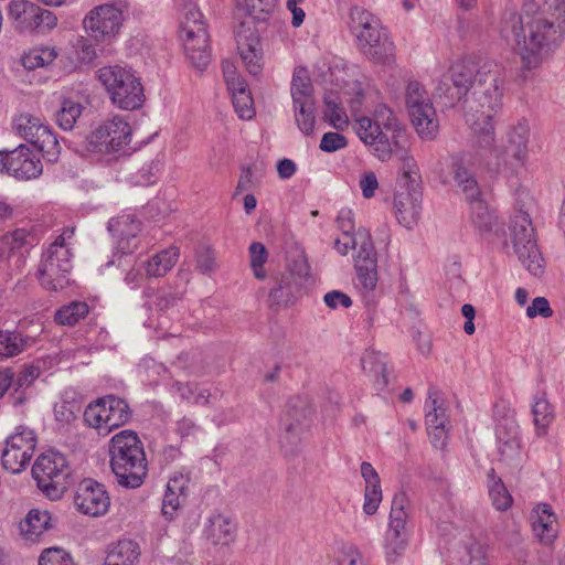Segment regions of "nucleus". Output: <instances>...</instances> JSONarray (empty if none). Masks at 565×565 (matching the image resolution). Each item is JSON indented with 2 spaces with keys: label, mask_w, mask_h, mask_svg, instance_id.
<instances>
[{
  "label": "nucleus",
  "mask_w": 565,
  "mask_h": 565,
  "mask_svg": "<svg viewBox=\"0 0 565 565\" xmlns=\"http://www.w3.org/2000/svg\"><path fill=\"white\" fill-rule=\"evenodd\" d=\"M475 134L473 147L483 160L488 170L498 172L507 166V151L495 145V134L492 119L473 118L467 120Z\"/></svg>",
  "instance_id": "obj_12"
},
{
  "label": "nucleus",
  "mask_w": 565,
  "mask_h": 565,
  "mask_svg": "<svg viewBox=\"0 0 565 565\" xmlns=\"http://www.w3.org/2000/svg\"><path fill=\"white\" fill-rule=\"evenodd\" d=\"M79 411V404L74 401H63L61 403L55 404L54 406V415L56 420L64 424H70L71 422H73L77 417Z\"/></svg>",
  "instance_id": "obj_62"
},
{
  "label": "nucleus",
  "mask_w": 565,
  "mask_h": 565,
  "mask_svg": "<svg viewBox=\"0 0 565 565\" xmlns=\"http://www.w3.org/2000/svg\"><path fill=\"white\" fill-rule=\"evenodd\" d=\"M273 287L268 297L271 307H287L298 298L302 286L294 279L291 274H277L273 276Z\"/></svg>",
  "instance_id": "obj_26"
},
{
  "label": "nucleus",
  "mask_w": 565,
  "mask_h": 565,
  "mask_svg": "<svg viewBox=\"0 0 565 565\" xmlns=\"http://www.w3.org/2000/svg\"><path fill=\"white\" fill-rule=\"evenodd\" d=\"M131 141V128L120 116L103 121L87 137L88 148L100 153H113L124 150Z\"/></svg>",
  "instance_id": "obj_11"
},
{
  "label": "nucleus",
  "mask_w": 565,
  "mask_h": 565,
  "mask_svg": "<svg viewBox=\"0 0 565 565\" xmlns=\"http://www.w3.org/2000/svg\"><path fill=\"white\" fill-rule=\"evenodd\" d=\"M141 555L139 544L134 540H120L109 550L104 565H138Z\"/></svg>",
  "instance_id": "obj_31"
},
{
  "label": "nucleus",
  "mask_w": 565,
  "mask_h": 565,
  "mask_svg": "<svg viewBox=\"0 0 565 565\" xmlns=\"http://www.w3.org/2000/svg\"><path fill=\"white\" fill-rule=\"evenodd\" d=\"M408 531L387 530L385 554L388 562H395L406 550Z\"/></svg>",
  "instance_id": "obj_50"
},
{
  "label": "nucleus",
  "mask_w": 565,
  "mask_h": 565,
  "mask_svg": "<svg viewBox=\"0 0 565 565\" xmlns=\"http://www.w3.org/2000/svg\"><path fill=\"white\" fill-rule=\"evenodd\" d=\"M376 120L370 117H359L353 128L359 138L370 148V151L381 161L392 158L393 145H398L406 138L405 129L393 111L386 106L375 110Z\"/></svg>",
  "instance_id": "obj_4"
},
{
  "label": "nucleus",
  "mask_w": 565,
  "mask_h": 565,
  "mask_svg": "<svg viewBox=\"0 0 565 565\" xmlns=\"http://www.w3.org/2000/svg\"><path fill=\"white\" fill-rule=\"evenodd\" d=\"M350 19L361 52L374 63L390 61L394 45L380 19L362 7H353Z\"/></svg>",
  "instance_id": "obj_5"
},
{
  "label": "nucleus",
  "mask_w": 565,
  "mask_h": 565,
  "mask_svg": "<svg viewBox=\"0 0 565 565\" xmlns=\"http://www.w3.org/2000/svg\"><path fill=\"white\" fill-rule=\"evenodd\" d=\"M405 103L411 121L423 139H434L439 129L436 109L424 86L411 81L406 86Z\"/></svg>",
  "instance_id": "obj_9"
},
{
  "label": "nucleus",
  "mask_w": 565,
  "mask_h": 565,
  "mask_svg": "<svg viewBox=\"0 0 565 565\" xmlns=\"http://www.w3.org/2000/svg\"><path fill=\"white\" fill-rule=\"evenodd\" d=\"M405 138L398 145H393V152L401 161L402 177L407 188H417L420 179L418 167L415 159L404 146Z\"/></svg>",
  "instance_id": "obj_34"
},
{
  "label": "nucleus",
  "mask_w": 565,
  "mask_h": 565,
  "mask_svg": "<svg viewBox=\"0 0 565 565\" xmlns=\"http://www.w3.org/2000/svg\"><path fill=\"white\" fill-rule=\"evenodd\" d=\"M236 42L247 72L252 75H258L263 70V51L256 30L246 28L245 23H242L236 31Z\"/></svg>",
  "instance_id": "obj_19"
},
{
  "label": "nucleus",
  "mask_w": 565,
  "mask_h": 565,
  "mask_svg": "<svg viewBox=\"0 0 565 565\" xmlns=\"http://www.w3.org/2000/svg\"><path fill=\"white\" fill-rule=\"evenodd\" d=\"M233 106L242 119H250L255 111L253 107V97L247 89L246 84L232 88L231 90Z\"/></svg>",
  "instance_id": "obj_48"
},
{
  "label": "nucleus",
  "mask_w": 565,
  "mask_h": 565,
  "mask_svg": "<svg viewBox=\"0 0 565 565\" xmlns=\"http://www.w3.org/2000/svg\"><path fill=\"white\" fill-rule=\"evenodd\" d=\"M70 475L66 458L55 451L41 455L32 467L38 487L51 498L60 497L67 489Z\"/></svg>",
  "instance_id": "obj_10"
},
{
  "label": "nucleus",
  "mask_w": 565,
  "mask_h": 565,
  "mask_svg": "<svg viewBox=\"0 0 565 565\" xmlns=\"http://www.w3.org/2000/svg\"><path fill=\"white\" fill-rule=\"evenodd\" d=\"M382 501L381 486L365 487L363 511L367 515H373Z\"/></svg>",
  "instance_id": "obj_63"
},
{
  "label": "nucleus",
  "mask_w": 565,
  "mask_h": 565,
  "mask_svg": "<svg viewBox=\"0 0 565 565\" xmlns=\"http://www.w3.org/2000/svg\"><path fill=\"white\" fill-rule=\"evenodd\" d=\"M180 38L192 65L200 71L206 68L211 61L207 30H198L193 35L185 34Z\"/></svg>",
  "instance_id": "obj_27"
},
{
  "label": "nucleus",
  "mask_w": 565,
  "mask_h": 565,
  "mask_svg": "<svg viewBox=\"0 0 565 565\" xmlns=\"http://www.w3.org/2000/svg\"><path fill=\"white\" fill-rule=\"evenodd\" d=\"M103 402H105L108 427L111 430L129 422L131 411L125 399L108 395L103 397Z\"/></svg>",
  "instance_id": "obj_33"
},
{
  "label": "nucleus",
  "mask_w": 565,
  "mask_h": 565,
  "mask_svg": "<svg viewBox=\"0 0 565 565\" xmlns=\"http://www.w3.org/2000/svg\"><path fill=\"white\" fill-rule=\"evenodd\" d=\"M505 81V67L497 61L461 60L437 81L434 95L450 106L462 100L466 120L493 119L503 107Z\"/></svg>",
  "instance_id": "obj_1"
},
{
  "label": "nucleus",
  "mask_w": 565,
  "mask_h": 565,
  "mask_svg": "<svg viewBox=\"0 0 565 565\" xmlns=\"http://www.w3.org/2000/svg\"><path fill=\"white\" fill-rule=\"evenodd\" d=\"M83 113V105L73 99H64L55 114L56 124L63 130H72Z\"/></svg>",
  "instance_id": "obj_44"
},
{
  "label": "nucleus",
  "mask_w": 565,
  "mask_h": 565,
  "mask_svg": "<svg viewBox=\"0 0 565 565\" xmlns=\"http://www.w3.org/2000/svg\"><path fill=\"white\" fill-rule=\"evenodd\" d=\"M189 479L183 473H174L167 483L162 501V513L172 519L178 509L185 502Z\"/></svg>",
  "instance_id": "obj_30"
},
{
  "label": "nucleus",
  "mask_w": 565,
  "mask_h": 565,
  "mask_svg": "<svg viewBox=\"0 0 565 565\" xmlns=\"http://www.w3.org/2000/svg\"><path fill=\"white\" fill-rule=\"evenodd\" d=\"M511 242L519 260L533 276L544 271L543 257L539 250L530 215L518 211L510 223Z\"/></svg>",
  "instance_id": "obj_8"
},
{
  "label": "nucleus",
  "mask_w": 565,
  "mask_h": 565,
  "mask_svg": "<svg viewBox=\"0 0 565 565\" xmlns=\"http://www.w3.org/2000/svg\"><path fill=\"white\" fill-rule=\"evenodd\" d=\"M447 162L449 174L457 188L465 194L466 199H476L481 195L476 177L469 169V158L467 153L460 152L451 154L447 159Z\"/></svg>",
  "instance_id": "obj_22"
},
{
  "label": "nucleus",
  "mask_w": 565,
  "mask_h": 565,
  "mask_svg": "<svg viewBox=\"0 0 565 565\" xmlns=\"http://www.w3.org/2000/svg\"><path fill=\"white\" fill-rule=\"evenodd\" d=\"M84 422L87 426L98 430V434L107 436L111 428L108 427L107 413L103 397L90 403L84 412Z\"/></svg>",
  "instance_id": "obj_36"
},
{
  "label": "nucleus",
  "mask_w": 565,
  "mask_h": 565,
  "mask_svg": "<svg viewBox=\"0 0 565 565\" xmlns=\"http://www.w3.org/2000/svg\"><path fill=\"white\" fill-rule=\"evenodd\" d=\"M409 516V500L404 492L394 495L390 512L387 530L407 531L406 523Z\"/></svg>",
  "instance_id": "obj_35"
},
{
  "label": "nucleus",
  "mask_w": 565,
  "mask_h": 565,
  "mask_svg": "<svg viewBox=\"0 0 565 565\" xmlns=\"http://www.w3.org/2000/svg\"><path fill=\"white\" fill-rule=\"evenodd\" d=\"M471 207V221L481 232H490L495 225V216L490 212L481 195L476 199H467Z\"/></svg>",
  "instance_id": "obj_40"
},
{
  "label": "nucleus",
  "mask_w": 565,
  "mask_h": 565,
  "mask_svg": "<svg viewBox=\"0 0 565 565\" xmlns=\"http://www.w3.org/2000/svg\"><path fill=\"white\" fill-rule=\"evenodd\" d=\"M30 233L24 228H17L4 234L0 241V252L2 256L10 257L13 253L20 250L28 244Z\"/></svg>",
  "instance_id": "obj_53"
},
{
  "label": "nucleus",
  "mask_w": 565,
  "mask_h": 565,
  "mask_svg": "<svg viewBox=\"0 0 565 565\" xmlns=\"http://www.w3.org/2000/svg\"><path fill=\"white\" fill-rule=\"evenodd\" d=\"M361 364L365 372H369L375 377L382 376L383 385L388 383L386 363L384 361V355L380 352H376L375 350H366L361 358Z\"/></svg>",
  "instance_id": "obj_52"
},
{
  "label": "nucleus",
  "mask_w": 565,
  "mask_h": 565,
  "mask_svg": "<svg viewBox=\"0 0 565 565\" xmlns=\"http://www.w3.org/2000/svg\"><path fill=\"white\" fill-rule=\"evenodd\" d=\"M250 267L257 279H265L266 273L264 265L267 262L268 253L263 243L254 242L249 246Z\"/></svg>",
  "instance_id": "obj_56"
},
{
  "label": "nucleus",
  "mask_w": 565,
  "mask_h": 565,
  "mask_svg": "<svg viewBox=\"0 0 565 565\" xmlns=\"http://www.w3.org/2000/svg\"><path fill=\"white\" fill-rule=\"evenodd\" d=\"M39 565H74L72 557L62 548L53 547L45 550L40 558Z\"/></svg>",
  "instance_id": "obj_61"
},
{
  "label": "nucleus",
  "mask_w": 565,
  "mask_h": 565,
  "mask_svg": "<svg viewBox=\"0 0 565 565\" xmlns=\"http://www.w3.org/2000/svg\"><path fill=\"white\" fill-rule=\"evenodd\" d=\"M530 137L529 122L525 119L518 120L507 130L505 145H502L507 151V160L509 157L519 162H523L527 154V143Z\"/></svg>",
  "instance_id": "obj_28"
},
{
  "label": "nucleus",
  "mask_w": 565,
  "mask_h": 565,
  "mask_svg": "<svg viewBox=\"0 0 565 565\" xmlns=\"http://www.w3.org/2000/svg\"><path fill=\"white\" fill-rule=\"evenodd\" d=\"M312 415L311 406L301 398H291L281 416L280 424L286 438L294 441L306 427Z\"/></svg>",
  "instance_id": "obj_21"
},
{
  "label": "nucleus",
  "mask_w": 565,
  "mask_h": 565,
  "mask_svg": "<svg viewBox=\"0 0 565 565\" xmlns=\"http://www.w3.org/2000/svg\"><path fill=\"white\" fill-rule=\"evenodd\" d=\"M44 125L41 119L30 114H21L13 121L17 134L29 143H33Z\"/></svg>",
  "instance_id": "obj_43"
},
{
  "label": "nucleus",
  "mask_w": 565,
  "mask_h": 565,
  "mask_svg": "<svg viewBox=\"0 0 565 565\" xmlns=\"http://www.w3.org/2000/svg\"><path fill=\"white\" fill-rule=\"evenodd\" d=\"M532 529L542 544L550 545L558 533L557 518L547 503L537 504L532 511Z\"/></svg>",
  "instance_id": "obj_24"
},
{
  "label": "nucleus",
  "mask_w": 565,
  "mask_h": 565,
  "mask_svg": "<svg viewBox=\"0 0 565 565\" xmlns=\"http://www.w3.org/2000/svg\"><path fill=\"white\" fill-rule=\"evenodd\" d=\"M236 526L231 518L221 514H211L204 525V535L214 545H228L235 539Z\"/></svg>",
  "instance_id": "obj_29"
},
{
  "label": "nucleus",
  "mask_w": 565,
  "mask_h": 565,
  "mask_svg": "<svg viewBox=\"0 0 565 565\" xmlns=\"http://www.w3.org/2000/svg\"><path fill=\"white\" fill-rule=\"evenodd\" d=\"M108 230L117 239V249L124 254H131L138 247L140 222L134 215L124 214L108 222Z\"/></svg>",
  "instance_id": "obj_20"
},
{
  "label": "nucleus",
  "mask_w": 565,
  "mask_h": 565,
  "mask_svg": "<svg viewBox=\"0 0 565 565\" xmlns=\"http://www.w3.org/2000/svg\"><path fill=\"white\" fill-rule=\"evenodd\" d=\"M493 416L497 422L495 438L497 445L504 441L519 440L520 427L514 411L503 399L498 401L493 406Z\"/></svg>",
  "instance_id": "obj_25"
},
{
  "label": "nucleus",
  "mask_w": 565,
  "mask_h": 565,
  "mask_svg": "<svg viewBox=\"0 0 565 565\" xmlns=\"http://www.w3.org/2000/svg\"><path fill=\"white\" fill-rule=\"evenodd\" d=\"M161 170L160 160H152L145 164L134 177L135 183L140 186H147L154 183L158 173Z\"/></svg>",
  "instance_id": "obj_60"
},
{
  "label": "nucleus",
  "mask_w": 565,
  "mask_h": 565,
  "mask_svg": "<svg viewBox=\"0 0 565 565\" xmlns=\"http://www.w3.org/2000/svg\"><path fill=\"white\" fill-rule=\"evenodd\" d=\"M499 460L512 468H519L525 461L526 455L523 451L521 439L504 441L497 445Z\"/></svg>",
  "instance_id": "obj_46"
},
{
  "label": "nucleus",
  "mask_w": 565,
  "mask_h": 565,
  "mask_svg": "<svg viewBox=\"0 0 565 565\" xmlns=\"http://www.w3.org/2000/svg\"><path fill=\"white\" fill-rule=\"evenodd\" d=\"M9 17L21 32L47 31L57 24L56 15L31 1H12L9 6Z\"/></svg>",
  "instance_id": "obj_15"
},
{
  "label": "nucleus",
  "mask_w": 565,
  "mask_h": 565,
  "mask_svg": "<svg viewBox=\"0 0 565 565\" xmlns=\"http://www.w3.org/2000/svg\"><path fill=\"white\" fill-rule=\"evenodd\" d=\"M122 12L114 4L105 3L92 9L83 21L88 36L96 42H110L122 25Z\"/></svg>",
  "instance_id": "obj_13"
},
{
  "label": "nucleus",
  "mask_w": 565,
  "mask_h": 565,
  "mask_svg": "<svg viewBox=\"0 0 565 565\" xmlns=\"http://www.w3.org/2000/svg\"><path fill=\"white\" fill-rule=\"evenodd\" d=\"M284 274H291L294 279L303 286L310 275V267L305 255L300 254L292 258Z\"/></svg>",
  "instance_id": "obj_59"
},
{
  "label": "nucleus",
  "mask_w": 565,
  "mask_h": 565,
  "mask_svg": "<svg viewBox=\"0 0 565 565\" xmlns=\"http://www.w3.org/2000/svg\"><path fill=\"white\" fill-rule=\"evenodd\" d=\"M179 248L171 246L142 263L146 276L149 278L163 277L175 265L179 259Z\"/></svg>",
  "instance_id": "obj_32"
},
{
  "label": "nucleus",
  "mask_w": 565,
  "mask_h": 565,
  "mask_svg": "<svg viewBox=\"0 0 565 565\" xmlns=\"http://www.w3.org/2000/svg\"><path fill=\"white\" fill-rule=\"evenodd\" d=\"M0 171L7 172L17 179L29 180L36 178L42 173V163L35 160L30 152V149L20 145L11 151H0Z\"/></svg>",
  "instance_id": "obj_17"
},
{
  "label": "nucleus",
  "mask_w": 565,
  "mask_h": 565,
  "mask_svg": "<svg viewBox=\"0 0 565 565\" xmlns=\"http://www.w3.org/2000/svg\"><path fill=\"white\" fill-rule=\"evenodd\" d=\"M315 102H305L294 105L295 119L299 130L309 136L313 132L316 125Z\"/></svg>",
  "instance_id": "obj_51"
},
{
  "label": "nucleus",
  "mask_w": 565,
  "mask_h": 565,
  "mask_svg": "<svg viewBox=\"0 0 565 565\" xmlns=\"http://www.w3.org/2000/svg\"><path fill=\"white\" fill-rule=\"evenodd\" d=\"M312 84L305 70H296L291 81V97L294 105L315 102Z\"/></svg>",
  "instance_id": "obj_42"
},
{
  "label": "nucleus",
  "mask_w": 565,
  "mask_h": 565,
  "mask_svg": "<svg viewBox=\"0 0 565 565\" xmlns=\"http://www.w3.org/2000/svg\"><path fill=\"white\" fill-rule=\"evenodd\" d=\"M74 503L84 514L98 516L107 512L110 500L103 484L85 479L77 488Z\"/></svg>",
  "instance_id": "obj_18"
},
{
  "label": "nucleus",
  "mask_w": 565,
  "mask_h": 565,
  "mask_svg": "<svg viewBox=\"0 0 565 565\" xmlns=\"http://www.w3.org/2000/svg\"><path fill=\"white\" fill-rule=\"evenodd\" d=\"M89 308L84 301H72L55 313V321L62 326H75L88 315Z\"/></svg>",
  "instance_id": "obj_45"
},
{
  "label": "nucleus",
  "mask_w": 565,
  "mask_h": 565,
  "mask_svg": "<svg viewBox=\"0 0 565 565\" xmlns=\"http://www.w3.org/2000/svg\"><path fill=\"white\" fill-rule=\"evenodd\" d=\"M533 422L539 434H544L554 419V411L544 395L536 396L532 406Z\"/></svg>",
  "instance_id": "obj_47"
},
{
  "label": "nucleus",
  "mask_w": 565,
  "mask_h": 565,
  "mask_svg": "<svg viewBox=\"0 0 565 565\" xmlns=\"http://www.w3.org/2000/svg\"><path fill=\"white\" fill-rule=\"evenodd\" d=\"M57 53L54 47H33L21 56V64L26 71L45 67L54 62Z\"/></svg>",
  "instance_id": "obj_38"
},
{
  "label": "nucleus",
  "mask_w": 565,
  "mask_h": 565,
  "mask_svg": "<svg viewBox=\"0 0 565 565\" xmlns=\"http://www.w3.org/2000/svg\"><path fill=\"white\" fill-rule=\"evenodd\" d=\"M180 299L181 296L177 292L161 290L154 296V299L150 302V308L154 307L157 311L163 312L174 307Z\"/></svg>",
  "instance_id": "obj_64"
},
{
  "label": "nucleus",
  "mask_w": 565,
  "mask_h": 565,
  "mask_svg": "<svg viewBox=\"0 0 565 565\" xmlns=\"http://www.w3.org/2000/svg\"><path fill=\"white\" fill-rule=\"evenodd\" d=\"M324 104L326 117L334 128L342 129L348 125V116L344 109L337 102V98H333L331 95L326 96Z\"/></svg>",
  "instance_id": "obj_57"
},
{
  "label": "nucleus",
  "mask_w": 565,
  "mask_h": 565,
  "mask_svg": "<svg viewBox=\"0 0 565 565\" xmlns=\"http://www.w3.org/2000/svg\"><path fill=\"white\" fill-rule=\"evenodd\" d=\"M50 520V514L46 511L31 510L20 523L21 533L25 537L34 540L49 527Z\"/></svg>",
  "instance_id": "obj_39"
},
{
  "label": "nucleus",
  "mask_w": 565,
  "mask_h": 565,
  "mask_svg": "<svg viewBox=\"0 0 565 565\" xmlns=\"http://www.w3.org/2000/svg\"><path fill=\"white\" fill-rule=\"evenodd\" d=\"M98 79L111 103L118 108L135 110L143 105V86L130 68L119 65L102 67L98 71Z\"/></svg>",
  "instance_id": "obj_7"
},
{
  "label": "nucleus",
  "mask_w": 565,
  "mask_h": 565,
  "mask_svg": "<svg viewBox=\"0 0 565 565\" xmlns=\"http://www.w3.org/2000/svg\"><path fill=\"white\" fill-rule=\"evenodd\" d=\"M354 267L356 271L358 287L366 292L373 291L379 280L377 264H354Z\"/></svg>",
  "instance_id": "obj_54"
},
{
  "label": "nucleus",
  "mask_w": 565,
  "mask_h": 565,
  "mask_svg": "<svg viewBox=\"0 0 565 565\" xmlns=\"http://www.w3.org/2000/svg\"><path fill=\"white\" fill-rule=\"evenodd\" d=\"M206 29L202 21L201 12L194 8L189 7L184 12V17L180 22V36L185 34L195 33L198 30Z\"/></svg>",
  "instance_id": "obj_58"
},
{
  "label": "nucleus",
  "mask_w": 565,
  "mask_h": 565,
  "mask_svg": "<svg viewBox=\"0 0 565 565\" xmlns=\"http://www.w3.org/2000/svg\"><path fill=\"white\" fill-rule=\"evenodd\" d=\"M74 234V227L65 228L43 255L38 269V277L41 285L47 290H61L70 282L68 275L72 269L70 245Z\"/></svg>",
  "instance_id": "obj_6"
},
{
  "label": "nucleus",
  "mask_w": 565,
  "mask_h": 565,
  "mask_svg": "<svg viewBox=\"0 0 565 565\" xmlns=\"http://www.w3.org/2000/svg\"><path fill=\"white\" fill-rule=\"evenodd\" d=\"M26 340L17 331H0V358H12L24 351Z\"/></svg>",
  "instance_id": "obj_49"
},
{
  "label": "nucleus",
  "mask_w": 565,
  "mask_h": 565,
  "mask_svg": "<svg viewBox=\"0 0 565 565\" xmlns=\"http://www.w3.org/2000/svg\"><path fill=\"white\" fill-rule=\"evenodd\" d=\"M355 248L358 252L354 257V264L376 265L377 253L374 248L370 232L363 227L359 228L355 233Z\"/></svg>",
  "instance_id": "obj_37"
},
{
  "label": "nucleus",
  "mask_w": 565,
  "mask_h": 565,
  "mask_svg": "<svg viewBox=\"0 0 565 565\" xmlns=\"http://www.w3.org/2000/svg\"><path fill=\"white\" fill-rule=\"evenodd\" d=\"M49 162H55L61 152V146L54 132L44 125L38 138L32 143Z\"/></svg>",
  "instance_id": "obj_41"
},
{
  "label": "nucleus",
  "mask_w": 565,
  "mask_h": 565,
  "mask_svg": "<svg viewBox=\"0 0 565 565\" xmlns=\"http://www.w3.org/2000/svg\"><path fill=\"white\" fill-rule=\"evenodd\" d=\"M397 221L407 228L417 224L422 211V192L413 186L398 191L394 196Z\"/></svg>",
  "instance_id": "obj_23"
},
{
  "label": "nucleus",
  "mask_w": 565,
  "mask_h": 565,
  "mask_svg": "<svg viewBox=\"0 0 565 565\" xmlns=\"http://www.w3.org/2000/svg\"><path fill=\"white\" fill-rule=\"evenodd\" d=\"M488 490L491 502L498 511H507L512 507L513 498L502 480H495Z\"/></svg>",
  "instance_id": "obj_55"
},
{
  "label": "nucleus",
  "mask_w": 565,
  "mask_h": 565,
  "mask_svg": "<svg viewBox=\"0 0 565 565\" xmlns=\"http://www.w3.org/2000/svg\"><path fill=\"white\" fill-rule=\"evenodd\" d=\"M36 437L31 429L20 427L17 433L9 436L2 450V467L12 472H21L33 457Z\"/></svg>",
  "instance_id": "obj_14"
},
{
  "label": "nucleus",
  "mask_w": 565,
  "mask_h": 565,
  "mask_svg": "<svg viewBox=\"0 0 565 565\" xmlns=\"http://www.w3.org/2000/svg\"><path fill=\"white\" fill-rule=\"evenodd\" d=\"M110 468L117 482L125 488H139L147 476V459L138 435L121 430L113 436L109 446Z\"/></svg>",
  "instance_id": "obj_3"
},
{
  "label": "nucleus",
  "mask_w": 565,
  "mask_h": 565,
  "mask_svg": "<svg viewBox=\"0 0 565 565\" xmlns=\"http://www.w3.org/2000/svg\"><path fill=\"white\" fill-rule=\"evenodd\" d=\"M426 408L425 420L428 435L431 438L433 445L436 448H440L445 445L447 438L448 416L446 414L447 407L443 395L435 387L428 390Z\"/></svg>",
  "instance_id": "obj_16"
},
{
  "label": "nucleus",
  "mask_w": 565,
  "mask_h": 565,
  "mask_svg": "<svg viewBox=\"0 0 565 565\" xmlns=\"http://www.w3.org/2000/svg\"><path fill=\"white\" fill-rule=\"evenodd\" d=\"M504 30L511 32L523 67L537 68L565 40V1L526 2L505 19Z\"/></svg>",
  "instance_id": "obj_2"
}]
</instances>
